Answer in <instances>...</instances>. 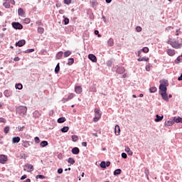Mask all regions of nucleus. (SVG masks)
Returning a JSON list of instances; mask_svg holds the SVG:
<instances>
[{"mask_svg": "<svg viewBox=\"0 0 182 182\" xmlns=\"http://www.w3.org/2000/svg\"><path fill=\"white\" fill-rule=\"evenodd\" d=\"M136 32H141L142 28L140 26H136Z\"/></svg>", "mask_w": 182, "mask_h": 182, "instance_id": "47", "label": "nucleus"}, {"mask_svg": "<svg viewBox=\"0 0 182 182\" xmlns=\"http://www.w3.org/2000/svg\"><path fill=\"white\" fill-rule=\"evenodd\" d=\"M95 116L97 117H102V112H100V109H95Z\"/></svg>", "mask_w": 182, "mask_h": 182, "instance_id": "17", "label": "nucleus"}, {"mask_svg": "<svg viewBox=\"0 0 182 182\" xmlns=\"http://www.w3.org/2000/svg\"><path fill=\"white\" fill-rule=\"evenodd\" d=\"M63 56V51H60L56 55V59H60Z\"/></svg>", "mask_w": 182, "mask_h": 182, "instance_id": "24", "label": "nucleus"}, {"mask_svg": "<svg viewBox=\"0 0 182 182\" xmlns=\"http://www.w3.org/2000/svg\"><path fill=\"white\" fill-rule=\"evenodd\" d=\"M12 26L14 29H22V28H23L22 24L16 22L12 23Z\"/></svg>", "mask_w": 182, "mask_h": 182, "instance_id": "6", "label": "nucleus"}, {"mask_svg": "<svg viewBox=\"0 0 182 182\" xmlns=\"http://www.w3.org/2000/svg\"><path fill=\"white\" fill-rule=\"evenodd\" d=\"M68 163H70V164H75V159L73 158H69Z\"/></svg>", "mask_w": 182, "mask_h": 182, "instance_id": "38", "label": "nucleus"}, {"mask_svg": "<svg viewBox=\"0 0 182 182\" xmlns=\"http://www.w3.org/2000/svg\"><path fill=\"white\" fill-rule=\"evenodd\" d=\"M141 52H143L142 50L138 51V56H140V55H141Z\"/></svg>", "mask_w": 182, "mask_h": 182, "instance_id": "62", "label": "nucleus"}, {"mask_svg": "<svg viewBox=\"0 0 182 182\" xmlns=\"http://www.w3.org/2000/svg\"><path fill=\"white\" fill-rule=\"evenodd\" d=\"M72 140L73 141H77V140H79V137L77 136V135H73L72 136Z\"/></svg>", "mask_w": 182, "mask_h": 182, "instance_id": "34", "label": "nucleus"}, {"mask_svg": "<svg viewBox=\"0 0 182 182\" xmlns=\"http://www.w3.org/2000/svg\"><path fill=\"white\" fill-rule=\"evenodd\" d=\"M36 178H45V176H43V175H37L36 176Z\"/></svg>", "mask_w": 182, "mask_h": 182, "instance_id": "51", "label": "nucleus"}, {"mask_svg": "<svg viewBox=\"0 0 182 182\" xmlns=\"http://www.w3.org/2000/svg\"><path fill=\"white\" fill-rule=\"evenodd\" d=\"M8 161V157L5 155H0V163L5 164Z\"/></svg>", "mask_w": 182, "mask_h": 182, "instance_id": "7", "label": "nucleus"}, {"mask_svg": "<svg viewBox=\"0 0 182 182\" xmlns=\"http://www.w3.org/2000/svg\"><path fill=\"white\" fill-rule=\"evenodd\" d=\"M6 120L4 118H0V123H5Z\"/></svg>", "mask_w": 182, "mask_h": 182, "instance_id": "57", "label": "nucleus"}, {"mask_svg": "<svg viewBox=\"0 0 182 182\" xmlns=\"http://www.w3.org/2000/svg\"><path fill=\"white\" fill-rule=\"evenodd\" d=\"M75 97V94L74 93H70L67 99H63V102L65 103V102H68V100H70Z\"/></svg>", "mask_w": 182, "mask_h": 182, "instance_id": "10", "label": "nucleus"}, {"mask_svg": "<svg viewBox=\"0 0 182 182\" xmlns=\"http://www.w3.org/2000/svg\"><path fill=\"white\" fill-rule=\"evenodd\" d=\"M180 41L181 42L179 43L178 41L175 39L170 40L169 43L174 49H180L182 47V40L181 39Z\"/></svg>", "mask_w": 182, "mask_h": 182, "instance_id": "1", "label": "nucleus"}, {"mask_svg": "<svg viewBox=\"0 0 182 182\" xmlns=\"http://www.w3.org/2000/svg\"><path fill=\"white\" fill-rule=\"evenodd\" d=\"M120 173H122V170L121 169H117L114 171V176H117V175L120 174Z\"/></svg>", "mask_w": 182, "mask_h": 182, "instance_id": "35", "label": "nucleus"}, {"mask_svg": "<svg viewBox=\"0 0 182 182\" xmlns=\"http://www.w3.org/2000/svg\"><path fill=\"white\" fill-rule=\"evenodd\" d=\"M88 58L90 60H92V62H94L95 63L97 62V58H96V55L93 54L88 55Z\"/></svg>", "mask_w": 182, "mask_h": 182, "instance_id": "9", "label": "nucleus"}, {"mask_svg": "<svg viewBox=\"0 0 182 182\" xmlns=\"http://www.w3.org/2000/svg\"><path fill=\"white\" fill-rule=\"evenodd\" d=\"M138 62H149V58L146 57H142L137 59Z\"/></svg>", "mask_w": 182, "mask_h": 182, "instance_id": "18", "label": "nucleus"}, {"mask_svg": "<svg viewBox=\"0 0 182 182\" xmlns=\"http://www.w3.org/2000/svg\"><path fill=\"white\" fill-rule=\"evenodd\" d=\"M64 4L66 5H70V4H72V0H64Z\"/></svg>", "mask_w": 182, "mask_h": 182, "instance_id": "45", "label": "nucleus"}, {"mask_svg": "<svg viewBox=\"0 0 182 182\" xmlns=\"http://www.w3.org/2000/svg\"><path fill=\"white\" fill-rule=\"evenodd\" d=\"M60 70V64H59V63H58L57 64L55 68V73H59Z\"/></svg>", "mask_w": 182, "mask_h": 182, "instance_id": "27", "label": "nucleus"}, {"mask_svg": "<svg viewBox=\"0 0 182 182\" xmlns=\"http://www.w3.org/2000/svg\"><path fill=\"white\" fill-rule=\"evenodd\" d=\"M75 92L77 93V95H80V92H82V87L76 86L75 87Z\"/></svg>", "mask_w": 182, "mask_h": 182, "instance_id": "12", "label": "nucleus"}, {"mask_svg": "<svg viewBox=\"0 0 182 182\" xmlns=\"http://www.w3.org/2000/svg\"><path fill=\"white\" fill-rule=\"evenodd\" d=\"M61 132L63 133H68V132H69V127H63L62 129H61Z\"/></svg>", "mask_w": 182, "mask_h": 182, "instance_id": "25", "label": "nucleus"}, {"mask_svg": "<svg viewBox=\"0 0 182 182\" xmlns=\"http://www.w3.org/2000/svg\"><path fill=\"white\" fill-rule=\"evenodd\" d=\"M11 4L15 5V0H3V6L7 9L11 8Z\"/></svg>", "mask_w": 182, "mask_h": 182, "instance_id": "3", "label": "nucleus"}, {"mask_svg": "<svg viewBox=\"0 0 182 182\" xmlns=\"http://www.w3.org/2000/svg\"><path fill=\"white\" fill-rule=\"evenodd\" d=\"M156 118L154 119L155 122H160V116H159V114H156Z\"/></svg>", "mask_w": 182, "mask_h": 182, "instance_id": "46", "label": "nucleus"}, {"mask_svg": "<svg viewBox=\"0 0 182 182\" xmlns=\"http://www.w3.org/2000/svg\"><path fill=\"white\" fill-rule=\"evenodd\" d=\"M66 122V118L60 117L58 119V123H65Z\"/></svg>", "mask_w": 182, "mask_h": 182, "instance_id": "30", "label": "nucleus"}, {"mask_svg": "<svg viewBox=\"0 0 182 182\" xmlns=\"http://www.w3.org/2000/svg\"><path fill=\"white\" fill-rule=\"evenodd\" d=\"M105 166H106V167H109V166H110V161H107V162L105 164Z\"/></svg>", "mask_w": 182, "mask_h": 182, "instance_id": "61", "label": "nucleus"}, {"mask_svg": "<svg viewBox=\"0 0 182 182\" xmlns=\"http://www.w3.org/2000/svg\"><path fill=\"white\" fill-rule=\"evenodd\" d=\"M4 95L6 97H9L11 96V92H9V90H5L4 92Z\"/></svg>", "mask_w": 182, "mask_h": 182, "instance_id": "31", "label": "nucleus"}, {"mask_svg": "<svg viewBox=\"0 0 182 182\" xmlns=\"http://www.w3.org/2000/svg\"><path fill=\"white\" fill-rule=\"evenodd\" d=\"M74 63H75V60L73 58H69L67 65L70 66V65H73Z\"/></svg>", "mask_w": 182, "mask_h": 182, "instance_id": "26", "label": "nucleus"}, {"mask_svg": "<svg viewBox=\"0 0 182 182\" xmlns=\"http://www.w3.org/2000/svg\"><path fill=\"white\" fill-rule=\"evenodd\" d=\"M114 130L116 136H119L120 134V127H119V125H116Z\"/></svg>", "mask_w": 182, "mask_h": 182, "instance_id": "15", "label": "nucleus"}, {"mask_svg": "<svg viewBox=\"0 0 182 182\" xmlns=\"http://www.w3.org/2000/svg\"><path fill=\"white\" fill-rule=\"evenodd\" d=\"M161 96L165 102H168V95H167V92H161Z\"/></svg>", "mask_w": 182, "mask_h": 182, "instance_id": "8", "label": "nucleus"}, {"mask_svg": "<svg viewBox=\"0 0 182 182\" xmlns=\"http://www.w3.org/2000/svg\"><path fill=\"white\" fill-rule=\"evenodd\" d=\"M23 182H31V179L28 178L26 181H24Z\"/></svg>", "mask_w": 182, "mask_h": 182, "instance_id": "64", "label": "nucleus"}, {"mask_svg": "<svg viewBox=\"0 0 182 182\" xmlns=\"http://www.w3.org/2000/svg\"><path fill=\"white\" fill-rule=\"evenodd\" d=\"M142 52H144V53H148L149 52V48L147 47H144V48L141 49Z\"/></svg>", "mask_w": 182, "mask_h": 182, "instance_id": "42", "label": "nucleus"}, {"mask_svg": "<svg viewBox=\"0 0 182 182\" xmlns=\"http://www.w3.org/2000/svg\"><path fill=\"white\" fill-rule=\"evenodd\" d=\"M14 60L15 62L19 61V57H16V58H14Z\"/></svg>", "mask_w": 182, "mask_h": 182, "instance_id": "59", "label": "nucleus"}, {"mask_svg": "<svg viewBox=\"0 0 182 182\" xmlns=\"http://www.w3.org/2000/svg\"><path fill=\"white\" fill-rule=\"evenodd\" d=\"M35 49L33 48H31V49H28L25 51V53H31V52H34Z\"/></svg>", "mask_w": 182, "mask_h": 182, "instance_id": "41", "label": "nucleus"}, {"mask_svg": "<svg viewBox=\"0 0 182 182\" xmlns=\"http://www.w3.org/2000/svg\"><path fill=\"white\" fill-rule=\"evenodd\" d=\"M29 143H28V142H25L24 143V144H23V147H26V148H28V147H29Z\"/></svg>", "mask_w": 182, "mask_h": 182, "instance_id": "53", "label": "nucleus"}, {"mask_svg": "<svg viewBox=\"0 0 182 182\" xmlns=\"http://www.w3.org/2000/svg\"><path fill=\"white\" fill-rule=\"evenodd\" d=\"M150 93H155V92H157V88L156 87H152L149 89Z\"/></svg>", "mask_w": 182, "mask_h": 182, "instance_id": "33", "label": "nucleus"}, {"mask_svg": "<svg viewBox=\"0 0 182 182\" xmlns=\"http://www.w3.org/2000/svg\"><path fill=\"white\" fill-rule=\"evenodd\" d=\"M181 61V58L178 56L176 60H175V63L178 64Z\"/></svg>", "mask_w": 182, "mask_h": 182, "instance_id": "44", "label": "nucleus"}, {"mask_svg": "<svg viewBox=\"0 0 182 182\" xmlns=\"http://www.w3.org/2000/svg\"><path fill=\"white\" fill-rule=\"evenodd\" d=\"M122 159H127V154L126 153H122Z\"/></svg>", "mask_w": 182, "mask_h": 182, "instance_id": "49", "label": "nucleus"}, {"mask_svg": "<svg viewBox=\"0 0 182 182\" xmlns=\"http://www.w3.org/2000/svg\"><path fill=\"white\" fill-rule=\"evenodd\" d=\"M146 70L147 72L150 71V67H149V65H146Z\"/></svg>", "mask_w": 182, "mask_h": 182, "instance_id": "60", "label": "nucleus"}, {"mask_svg": "<svg viewBox=\"0 0 182 182\" xmlns=\"http://www.w3.org/2000/svg\"><path fill=\"white\" fill-rule=\"evenodd\" d=\"M117 72L120 74L124 73V68H123V67L118 68L117 70Z\"/></svg>", "mask_w": 182, "mask_h": 182, "instance_id": "23", "label": "nucleus"}, {"mask_svg": "<svg viewBox=\"0 0 182 182\" xmlns=\"http://www.w3.org/2000/svg\"><path fill=\"white\" fill-rule=\"evenodd\" d=\"M100 167L102 168H106V162L102 161L101 164H100Z\"/></svg>", "mask_w": 182, "mask_h": 182, "instance_id": "39", "label": "nucleus"}, {"mask_svg": "<svg viewBox=\"0 0 182 182\" xmlns=\"http://www.w3.org/2000/svg\"><path fill=\"white\" fill-rule=\"evenodd\" d=\"M167 53L169 56H174L176 55V50H171V49H168Z\"/></svg>", "mask_w": 182, "mask_h": 182, "instance_id": "11", "label": "nucleus"}, {"mask_svg": "<svg viewBox=\"0 0 182 182\" xmlns=\"http://www.w3.org/2000/svg\"><path fill=\"white\" fill-rule=\"evenodd\" d=\"M22 87H23L22 84L18 83V84L16 85V89H18V90H21L22 89Z\"/></svg>", "mask_w": 182, "mask_h": 182, "instance_id": "37", "label": "nucleus"}, {"mask_svg": "<svg viewBox=\"0 0 182 182\" xmlns=\"http://www.w3.org/2000/svg\"><path fill=\"white\" fill-rule=\"evenodd\" d=\"M41 147H46L48 146V141H43L40 144Z\"/></svg>", "mask_w": 182, "mask_h": 182, "instance_id": "29", "label": "nucleus"}, {"mask_svg": "<svg viewBox=\"0 0 182 182\" xmlns=\"http://www.w3.org/2000/svg\"><path fill=\"white\" fill-rule=\"evenodd\" d=\"M28 176L26 175H23V176H21V180H25V178H26Z\"/></svg>", "mask_w": 182, "mask_h": 182, "instance_id": "58", "label": "nucleus"}, {"mask_svg": "<svg viewBox=\"0 0 182 182\" xmlns=\"http://www.w3.org/2000/svg\"><path fill=\"white\" fill-rule=\"evenodd\" d=\"M100 117H101L95 116V117L93 118V122H95V123H96V122H99V120H100Z\"/></svg>", "mask_w": 182, "mask_h": 182, "instance_id": "40", "label": "nucleus"}, {"mask_svg": "<svg viewBox=\"0 0 182 182\" xmlns=\"http://www.w3.org/2000/svg\"><path fill=\"white\" fill-rule=\"evenodd\" d=\"M72 55V52L70 50H67L64 53V58H68V56H70Z\"/></svg>", "mask_w": 182, "mask_h": 182, "instance_id": "28", "label": "nucleus"}, {"mask_svg": "<svg viewBox=\"0 0 182 182\" xmlns=\"http://www.w3.org/2000/svg\"><path fill=\"white\" fill-rule=\"evenodd\" d=\"M58 174H62L63 173V169L62 168L58 169Z\"/></svg>", "mask_w": 182, "mask_h": 182, "instance_id": "48", "label": "nucleus"}, {"mask_svg": "<svg viewBox=\"0 0 182 182\" xmlns=\"http://www.w3.org/2000/svg\"><path fill=\"white\" fill-rule=\"evenodd\" d=\"M167 87H168V81L167 80H163L160 81V92L161 93L167 92Z\"/></svg>", "mask_w": 182, "mask_h": 182, "instance_id": "2", "label": "nucleus"}, {"mask_svg": "<svg viewBox=\"0 0 182 182\" xmlns=\"http://www.w3.org/2000/svg\"><path fill=\"white\" fill-rule=\"evenodd\" d=\"M64 22H65V25H68V23H69V18H65L64 19Z\"/></svg>", "mask_w": 182, "mask_h": 182, "instance_id": "50", "label": "nucleus"}, {"mask_svg": "<svg viewBox=\"0 0 182 182\" xmlns=\"http://www.w3.org/2000/svg\"><path fill=\"white\" fill-rule=\"evenodd\" d=\"M34 141L36 144H39V143H41V139H39V137L38 136H36L34 138Z\"/></svg>", "mask_w": 182, "mask_h": 182, "instance_id": "36", "label": "nucleus"}, {"mask_svg": "<svg viewBox=\"0 0 182 182\" xmlns=\"http://www.w3.org/2000/svg\"><path fill=\"white\" fill-rule=\"evenodd\" d=\"M9 132V128L8 127H6L4 128V133H8Z\"/></svg>", "mask_w": 182, "mask_h": 182, "instance_id": "52", "label": "nucleus"}, {"mask_svg": "<svg viewBox=\"0 0 182 182\" xmlns=\"http://www.w3.org/2000/svg\"><path fill=\"white\" fill-rule=\"evenodd\" d=\"M25 43H26V41H25V40H21L18 42H17L16 43V46H23V45H25Z\"/></svg>", "mask_w": 182, "mask_h": 182, "instance_id": "13", "label": "nucleus"}, {"mask_svg": "<svg viewBox=\"0 0 182 182\" xmlns=\"http://www.w3.org/2000/svg\"><path fill=\"white\" fill-rule=\"evenodd\" d=\"M18 14L19 15V16H24L25 12L23 11V9L19 8L18 9Z\"/></svg>", "mask_w": 182, "mask_h": 182, "instance_id": "16", "label": "nucleus"}, {"mask_svg": "<svg viewBox=\"0 0 182 182\" xmlns=\"http://www.w3.org/2000/svg\"><path fill=\"white\" fill-rule=\"evenodd\" d=\"M107 45L108 46H113V45H114V41L113 40V38H109L108 40Z\"/></svg>", "mask_w": 182, "mask_h": 182, "instance_id": "20", "label": "nucleus"}, {"mask_svg": "<svg viewBox=\"0 0 182 182\" xmlns=\"http://www.w3.org/2000/svg\"><path fill=\"white\" fill-rule=\"evenodd\" d=\"M17 112L18 113L23 116L26 114V112H28V108L26 107L21 106L17 109Z\"/></svg>", "mask_w": 182, "mask_h": 182, "instance_id": "4", "label": "nucleus"}, {"mask_svg": "<svg viewBox=\"0 0 182 182\" xmlns=\"http://www.w3.org/2000/svg\"><path fill=\"white\" fill-rule=\"evenodd\" d=\"M17 129H18V132H22V130H23V127H17Z\"/></svg>", "mask_w": 182, "mask_h": 182, "instance_id": "55", "label": "nucleus"}, {"mask_svg": "<svg viewBox=\"0 0 182 182\" xmlns=\"http://www.w3.org/2000/svg\"><path fill=\"white\" fill-rule=\"evenodd\" d=\"M23 167L24 171H28V173H32L33 171V166L32 164H26Z\"/></svg>", "mask_w": 182, "mask_h": 182, "instance_id": "5", "label": "nucleus"}, {"mask_svg": "<svg viewBox=\"0 0 182 182\" xmlns=\"http://www.w3.org/2000/svg\"><path fill=\"white\" fill-rule=\"evenodd\" d=\"M43 32H45V29H43V28H42V27L38 28V33H40L41 35H42V33H43Z\"/></svg>", "mask_w": 182, "mask_h": 182, "instance_id": "32", "label": "nucleus"}, {"mask_svg": "<svg viewBox=\"0 0 182 182\" xmlns=\"http://www.w3.org/2000/svg\"><path fill=\"white\" fill-rule=\"evenodd\" d=\"M173 121L174 123H182V118L178 117V118L176 119V117H174Z\"/></svg>", "mask_w": 182, "mask_h": 182, "instance_id": "22", "label": "nucleus"}, {"mask_svg": "<svg viewBox=\"0 0 182 182\" xmlns=\"http://www.w3.org/2000/svg\"><path fill=\"white\" fill-rule=\"evenodd\" d=\"M82 146H83V147H87V142H86V141L82 142Z\"/></svg>", "mask_w": 182, "mask_h": 182, "instance_id": "56", "label": "nucleus"}, {"mask_svg": "<svg viewBox=\"0 0 182 182\" xmlns=\"http://www.w3.org/2000/svg\"><path fill=\"white\" fill-rule=\"evenodd\" d=\"M80 151L79 150V148H77V147H75V148H73V149H72V153H73V154H79V152H80Z\"/></svg>", "mask_w": 182, "mask_h": 182, "instance_id": "19", "label": "nucleus"}, {"mask_svg": "<svg viewBox=\"0 0 182 182\" xmlns=\"http://www.w3.org/2000/svg\"><path fill=\"white\" fill-rule=\"evenodd\" d=\"M95 34L98 35V38H100V36H100V34H99V31H97V30L95 31Z\"/></svg>", "mask_w": 182, "mask_h": 182, "instance_id": "54", "label": "nucleus"}, {"mask_svg": "<svg viewBox=\"0 0 182 182\" xmlns=\"http://www.w3.org/2000/svg\"><path fill=\"white\" fill-rule=\"evenodd\" d=\"M173 124H174V120L167 122V126H173Z\"/></svg>", "mask_w": 182, "mask_h": 182, "instance_id": "43", "label": "nucleus"}, {"mask_svg": "<svg viewBox=\"0 0 182 182\" xmlns=\"http://www.w3.org/2000/svg\"><path fill=\"white\" fill-rule=\"evenodd\" d=\"M107 4H110V2H112V0H105Z\"/></svg>", "mask_w": 182, "mask_h": 182, "instance_id": "63", "label": "nucleus"}, {"mask_svg": "<svg viewBox=\"0 0 182 182\" xmlns=\"http://www.w3.org/2000/svg\"><path fill=\"white\" fill-rule=\"evenodd\" d=\"M125 151L126 153H127V154H129V156H133V151L130 150V148L129 147L125 148Z\"/></svg>", "mask_w": 182, "mask_h": 182, "instance_id": "21", "label": "nucleus"}, {"mask_svg": "<svg viewBox=\"0 0 182 182\" xmlns=\"http://www.w3.org/2000/svg\"><path fill=\"white\" fill-rule=\"evenodd\" d=\"M21 141V138L19 136H15L12 139L13 144H15V143H19Z\"/></svg>", "mask_w": 182, "mask_h": 182, "instance_id": "14", "label": "nucleus"}]
</instances>
